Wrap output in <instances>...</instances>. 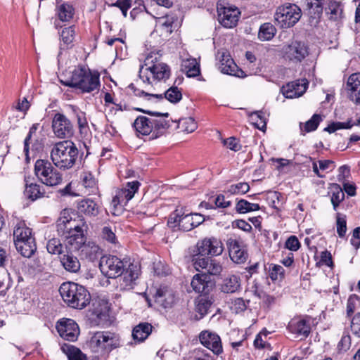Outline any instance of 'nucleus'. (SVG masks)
I'll list each match as a JSON object with an SVG mask.
<instances>
[{
    "label": "nucleus",
    "mask_w": 360,
    "mask_h": 360,
    "mask_svg": "<svg viewBox=\"0 0 360 360\" xmlns=\"http://www.w3.org/2000/svg\"><path fill=\"white\" fill-rule=\"evenodd\" d=\"M136 110L150 115V117L140 115L134 122L136 131L142 135L151 134L155 139L162 136L170 127V120H167L169 113H160L155 111L136 108Z\"/></svg>",
    "instance_id": "1"
},
{
    "label": "nucleus",
    "mask_w": 360,
    "mask_h": 360,
    "mask_svg": "<svg viewBox=\"0 0 360 360\" xmlns=\"http://www.w3.org/2000/svg\"><path fill=\"white\" fill-rule=\"evenodd\" d=\"M78 149L71 141H61L53 145L50 158L53 164L60 169L72 168L77 159Z\"/></svg>",
    "instance_id": "2"
},
{
    "label": "nucleus",
    "mask_w": 360,
    "mask_h": 360,
    "mask_svg": "<svg viewBox=\"0 0 360 360\" xmlns=\"http://www.w3.org/2000/svg\"><path fill=\"white\" fill-rule=\"evenodd\" d=\"M158 58V54L154 53L146 58L144 65L139 70V77L144 83L152 84L153 81L166 80L169 77V67Z\"/></svg>",
    "instance_id": "3"
},
{
    "label": "nucleus",
    "mask_w": 360,
    "mask_h": 360,
    "mask_svg": "<svg viewBox=\"0 0 360 360\" xmlns=\"http://www.w3.org/2000/svg\"><path fill=\"white\" fill-rule=\"evenodd\" d=\"M59 292L63 301L71 308L82 309L90 303L89 292L83 285L76 283H63Z\"/></svg>",
    "instance_id": "4"
},
{
    "label": "nucleus",
    "mask_w": 360,
    "mask_h": 360,
    "mask_svg": "<svg viewBox=\"0 0 360 360\" xmlns=\"http://www.w3.org/2000/svg\"><path fill=\"white\" fill-rule=\"evenodd\" d=\"M87 345L94 353L101 355L108 354L121 346V338L115 332L97 331L91 335Z\"/></svg>",
    "instance_id": "5"
},
{
    "label": "nucleus",
    "mask_w": 360,
    "mask_h": 360,
    "mask_svg": "<svg viewBox=\"0 0 360 360\" xmlns=\"http://www.w3.org/2000/svg\"><path fill=\"white\" fill-rule=\"evenodd\" d=\"M34 174L43 184L55 186L62 182V174L47 160L39 159L34 164Z\"/></svg>",
    "instance_id": "6"
},
{
    "label": "nucleus",
    "mask_w": 360,
    "mask_h": 360,
    "mask_svg": "<svg viewBox=\"0 0 360 360\" xmlns=\"http://www.w3.org/2000/svg\"><path fill=\"white\" fill-rule=\"evenodd\" d=\"M302 11L295 4H285L277 8L274 20L277 25L281 28L294 26L300 19Z\"/></svg>",
    "instance_id": "7"
},
{
    "label": "nucleus",
    "mask_w": 360,
    "mask_h": 360,
    "mask_svg": "<svg viewBox=\"0 0 360 360\" xmlns=\"http://www.w3.org/2000/svg\"><path fill=\"white\" fill-rule=\"evenodd\" d=\"M99 267L103 274L108 278H117L124 271L123 260L116 256L105 255L101 258Z\"/></svg>",
    "instance_id": "8"
},
{
    "label": "nucleus",
    "mask_w": 360,
    "mask_h": 360,
    "mask_svg": "<svg viewBox=\"0 0 360 360\" xmlns=\"http://www.w3.org/2000/svg\"><path fill=\"white\" fill-rule=\"evenodd\" d=\"M140 186V183L137 181L128 182L125 187L118 190L115 195L113 197L111 205L114 210H116L117 207L120 206L122 208L127 203L132 199L134 194L137 192Z\"/></svg>",
    "instance_id": "9"
},
{
    "label": "nucleus",
    "mask_w": 360,
    "mask_h": 360,
    "mask_svg": "<svg viewBox=\"0 0 360 360\" xmlns=\"http://www.w3.org/2000/svg\"><path fill=\"white\" fill-rule=\"evenodd\" d=\"M53 134L58 139L71 137L74 134L73 125L70 120L63 114H55L52 120Z\"/></svg>",
    "instance_id": "10"
},
{
    "label": "nucleus",
    "mask_w": 360,
    "mask_h": 360,
    "mask_svg": "<svg viewBox=\"0 0 360 360\" xmlns=\"http://www.w3.org/2000/svg\"><path fill=\"white\" fill-rule=\"evenodd\" d=\"M60 336L65 340L75 342L79 335V328L77 323L70 319H62L56 326Z\"/></svg>",
    "instance_id": "11"
},
{
    "label": "nucleus",
    "mask_w": 360,
    "mask_h": 360,
    "mask_svg": "<svg viewBox=\"0 0 360 360\" xmlns=\"http://www.w3.org/2000/svg\"><path fill=\"white\" fill-rule=\"evenodd\" d=\"M196 247L200 256H217L224 250L221 240L214 237L205 238L198 241Z\"/></svg>",
    "instance_id": "12"
},
{
    "label": "nucleus",
    "mask_w": 360,
    "mask_h": 360,
    "mask_svg": "<svg viewBox=\"0 0 360 360\" xmlns=\"http://www.w3.org/2000/svg\"><path fill=\"white\" fill-rule=\"evenodd\" d=\"M139 267L136 264H129L128 268L117 277V288L120 290L132 289L134 281L139 277Z\"/></svg>",
    "instance_id": "13"
},
{
    "label": "nucleus",
    "mask_w": 360,
    "mask_h": 360,
    "mask_svg": "<svg viewBox=\"0 0 360 360\" xmlns=\"http://www.w3.org/2000/svg\"><path fill=\"white\" fill-rule=\"evenodd\" d=\"M217 13L219 23L226 28L235 27L240 15L239 9L232 6H218Z\"/></svg>",
    "instance_id": "14"
},
{
    "label": "nucleus",
    "mask_w": 360,
    "mask_h": 360,
    "mask_svg": "<svg viewBox=\"0 0 360 360\" xmlns=\"http://www.w3.org/2000/svg\"><path fill=\"white\" fill-rule=\"evenodd\" d=\"M311 318L295 317L292 319L288 324V330L297 335V337L307 338L311 333L310 326Z\"/></svg>",
    "instance_id": "15"
},
{
    "label": "nucleus",
    "mask_w": 360,
    "mask_h": 360,
    "mask_svg": "<svg viewBox=\"0 0 360 360\" xmlns=\"http://www.w3.org/2000/svg\"><path fill=\"white\" fill-rule=\"evenodd\" d=\"M227 246L231 259L236 264L245 262L248 255L243 243L238 240L229 238L227 240Z\"/></svg>",
    "instance_id": "16"
},
{
    "label": "nucleus",
    "mask_w": 360,
    "mask_h": 360,
    "mask_svg": "<svg viewBox=\"0 0 360 360\" xmlns=\"http://www.w3.org/2000/svg\"><path fill=\"white\" fill-rule=\"evenodd\" d=\"M285 53L289 60L300 62L308 56L309 51L304 42L295 41L285 48Z\"/></svg>",
    "instance_id": "17"
},
{
    "label": "nucleus",
    "mask_w": 360,
    "mask_h": 360,
    "mask_svg": "<svg viewBox=\"0 0 360 360\" xmlns=\"http://www.w3.org/2000/svg\"><path fill=\"white\" fill-rule=\"evenodd\" d=\"M308 82L307 79H298L283 86L281 91L287 98H294L301 96L307 90Z\"/></svg>",
    "instance_id": "18"
},
{
    "label": "nucleus",
    "mask_w": 360,
    "mask_h": 360,
    "mask_svg": "<svg viewBox=\"0 0 360 360\" xmlns=\"http://www.w3.org/2000/svg\"><path fill=\"white\" fill-rule=\"evenodd\" d=\"M202 345L212 350L214 354H219L222 352V345L220 337L210 331H202L199 335Z\"/></svg>",
    "instance_id": "19"
},
{
    "label": "nucleus",
    "mask_w": 360,
    "mask_h": 360,
    "mask_svg": "<svg viewBox=\"0 0 360 360\" xmlns=\"http://www.w3.org/2000/svg\"><path fill=\"white\" fill-rule=\"evenodd\" d=\"M191 285L195 292L205 295L208 294L214 286L206 274L195 275Z\"/></svg>",
    "instance_id": "20"
},
{
    "label": "nucleus",
    "mask_w": 360,
    "mask_h": 360,
    "mask_svg": "<svg viewBox=\"0 0 360 360\" xmlns=\"http://www.w3.org/2000/svg\"><path fill=\"white\" fill-rule=\"evenodd\" d=\"M63 236L65 238V250L74 252L84 248V245H85V238L82 231H79V233H69Z\"/></svg>",
    "instance_id": "21"
},
{
    "label": "nucleus",
    "mask_w": 360,
    "mask_h": 360,
    "mask_svg": "<svg viewBox=\"0 0 360 360\" xmlns=\"http://www.w3.org/2000/svg\"><path fill=\"white\" fill-rule=\"evenodd\" d=\"M347 90L349 98L355 103L360 104V73H354L349 77Z\"/></svg>",
    "instance_id": "22"
},
{
    "label": "nucleus",
    "mask_w": 360,
    "mask_h": 360,
    "mask_svg": "<svg viewBox=\"0 0 360 360\" xmlns=\"http://www.w3.org/2000/svg\"><path fill=\"white\" fill-rule=\"evenodd\" d=\"M217 58L219 62V69L224 74L234 75L237 65L234 63L233 60L231 58V56L227 52H218Z\"/></svg>",
    "instance_id": "23"
},
{
    "label": "nucleus",
    "mask_w": 360,
    "mask_h": 360,
    "mask_svg": "<svg viewBox=\"0 0 360 360\" xmlns=\"http://www.w3.org/2000/svg\"><path fill=\"white\" fill-rule=\"evenodd\" d=\"M60 262L67 271L77 273L80 270V262L72 252L65 250V252L60 256Z\"/></svg>",
    "instance_id": "24"
},
{
    "label": "nucleus",
    "mask_w": 360,
    "mask_h": 360,
    "mask_svg": "<svg viewBox=\"0 0 360 360\" xmlns=\"http://www.w3.org/2000/svg\"><path fill=\"white\" fill-rule=\"evenodd\" d=\"M56 13L62 22H69L75 15V8L67 1H60L56 6Z\"/></svg>",
    "instance_id": "25"
},
{
    "label": "nucleus",
    "mask_w": 360,
    "mask_h": 360,
    "mask_svg": "<svg viewBox=\"0 0 360 360\" xmlns=\"http://www.w3.org/2000/svg\"><path fill=\"white\" fill-rule=\"evenodd\" d=\"M86 77L88 79L84 78L78 89L82 90V92L87 93L98 89L100 86L99 75L96 73H91L90 70L88 69Z\"/></svg>",
    "instance_id": "26"
},
{
    "label": "nucleus",
    "mask_w": 360,
    "mask_h": 360,
    "mask_svg": "<svg viewBox=\"0 0 360 360\" xmlns=\"http://www.w3.org/2000/svg\"><path fill=\"white\" fill-rule=\"evenodd\" d=\"M88 69L89 68H86L85 67H78L75 68L72 71L70 78L65 81H61V83L66 86L78 89L83 79H88L86 77Z\"/></svg>",
    "instance_id": "27"
},
{
    "label": "nucleus",
    "mask_w": 360,
    "mask_h": 360,
    "mask_svg": "<svg viewBox=\"0 0 360 360\" xmlns=\"http://www.w3.org/2000/svg\"><path fill=\"white\" fill-rule=\"evenodd\" d=\"M88 69L89 68H86L85 67H78L75 68L72 71L70 78L65 81H61V83L66 86L78 89L83 79H88L86 77Z\"/></svg>",
    "instance_id": "28"
},
{
    "label": "nucleus",
    "mask_w": 360,
    "mask_h": 360,
    "mask_svg": "<svg viewBox=\"0 0 360 360\" xmlns=\"http://www.w3.org/2000/svg\"><path fill=\"white\" fill-rule=\"evenodd\" d=\"M15 245L18 252L27 258L32 257L37 250L34 238H29L25 240H18L15 243Z\"/></svg>",
    "instance_id": "29"
},
{
    "label": "nucleus",
    "mask_w": 360,
    "mask_h": 360,
    "mask_svg": "<svg viewBox=\"0 0 360 360\" xmlns=\"http://www.w3.org/2000/svg\"><path fill=\"white\" fill-rule=\"evenodd\" d=\"M153 328V326L149 323H140L133 328V339L138 342H143L151 333Z\"/></svg>",
    "instance_id": "30"
},
{
    "label": "nucleus",
    "mask_w": 360,
    "mask_h": 360,
    "mask_svg": "<svg viewBox=\"0 0 360 360\" xmlns=\"http://www.w3.org/2000/svg\"><path fill=\"white\" fill-rule=\"evenodd\" d=\"M240 287V277L236 275H230L225 278L220 285V290L224 293H233Z\"/></svg>",
    "instance_id": "31"
},
{
    "label": "nucleus",
    "mask_w": 360,
    "mask_h": 360,
    "mask_svg": "<svg viewBox=\"0 0 360 360\" xmlns=\"http://www.w3.org/2000/svg\"><path fill=\"white\" fill-rule=\"evenodd\" d=\"M59 34L60 49H69L72 47L76 34L75 26L64 27Z\"/></svg>",
    "instance_id": "32"
},
{
    "label": "nucleus",
    "mask_w": 360,
    "mask_h": 360,
    "mask_svg": "<svg viewBox=\"0 0 360 360\" xmlns=\"http://www.w3.org/2000/svg\"><path fill=\"white\" fill-rule=\"evenodd\" d=\"M181 70L188 77H195L200 73V64L195 58L184 60L181 63Z\"/></svg>",
    "instance_id": "33"
},
{
    "label": "nucleus",
    "mask_w": 360,
    "mask_h": 360,
    "mask_svg": "<svg viewBox=\"0 0 360 360\" xmlns=\"http://www.w3.org/2000/svg\"><path fill=\"white\" fill-rule=\"evenodd\" d=\"M84 221L83 219L74 218L69 221L65 224L58 232L62 235L69 234V233H79V231H82L84 233L83 227L84 226Z\"/></svg>",
    "instance_id": "34"
},
{
    "label": "nucleus",
    "mask_w": 360,
    "mask_h": 360,
    "mask_svg": "<svg viewBox=\"0 0 360 360\" xmlns=\"http://www.w3.org/2000/svg\"><path fill=\"white\" fill-rule=\"evenodd\" d=\"M212 303V298L206 295L198 297L195 302V311L200 316L197 319H200L206 315Z\"/></svg>",
    "instance_id": "35"
},
{
    "label": "nucleus",
    "mask_w": 360,
    "mask_h": 360,
    "mask_svg": "<svg viewBox=\"0 0 360 360\" xmlns=\"http://www.w3.org/2000/svg\"><path fill=\"white\" fill-rule=\"evenodd\" d=\"M155 299L157 303L160 304L165 309L171 307L174 302V297L172 292L162 289L157 290Z\"/></svg>",
    "instance_id": "36"
},
{
    "label": "nucleus",
    "mask_w": 360,
    "mask_h": 360,
    "mask_svg": "<svg viewBox=\"0 0 360 360\" xmlns=\"http://www.w3.org/2000/svg\"><path fill=\"white\" fill-rule=\"evenodd\" d=\"M323 0H304L308 14L313 19H319L323 13Z\"/></svg>",
    "instance_id": "37"
},
{
    "label": "nucleus",
    "mask_w": 360,
    "mask_h": 360,
    "mask_svg": "<svg viewBox=\"0 0 360 360\" xmlns=\"http://www.w3.org/2000/svg\"><path fill=\"white\" fill-rule=\"evenodd\" d=\"M61 350L68 356V360H87L86 355L73 345L63 344Z\"/></svg>",
    "instance_id": "38"
},
{
    "label": "nucleus",
    "mask_w": 360,
    "mask_h": 360,
    "mask_svg": "<svg viewBox=\"0 0 360 360\" xmlns=\"http://www.w3.org/2000/svg\"><path fill=\"white\" fill-rule=\"evenodd\" d=\"M14 243L18 240H25L29 238H33L31 229L26 226L23 221L18 222L13 230Z\"/></svg>",
    "instance_id": "39"
},
{
    "label": "nucleus",
    "mask_w": 360,
    "mask_h": 360,
    "mask_svg": "<svg viewBox=\"0 0 360 360\" xmlns=\"http://www.w3.org/2000/svg\"><path fill=\"white\" fill-rule=\"evenodd\" d=\"M81 212L89 216H96L98 214V205L91 199H84L81 200L78 207Z\"/></svg>",
    "instance_id": "40"
},
{
    "label": "nucleus",
    "mask_w": 360,
    "mask_h": 360,
    "mask_svg": "<svg viewBox=\"0 0 360 360\" xmlns=\"http://www.w3.org/2000/svg\"><path fill=\"white\" fill-rule=\"evenodd\" d=\"M24 193L28 199L34 201L43 197L44 195V189L41 190V186L37 184H28L27 182Z\"/></svg>",
    "instance_id": "41"
},
{
    "label": "nucleus",
    "mask_w": 360,
    "mask_h": 360,
    "mask_svg": "<svg viewBox=\"0 0 360 360\" xmlns=\"http://www.w3.org/2000/svg\"><path fill=\"white\" fill-rule=\"evenodd\" d=\"M174 22V18L167 15L158 18L156 22V27L163 32L162 34L168 35L173 32Z\"/></svg>",
    "instance_id": "42"
},
{
    "label": "nucleus",
    "mask_w": 360,
    "mask_h": 360,
    "mask_svg": "<svg viewBox=\"0 0 360 360\" xmlns=\"http://www.w3.org/2000/svg\"><path fill=\"white\" fill-rule=\"evenodd\" d=\"M127 89L129 91H131L136 96L142 97L145 101H153L155 99L162 100L163 96L162 94H148L145 92L143 90L137 89L134 84H130Z\"/></svg>",
    "instance_id": "43"
},
{
    "label": "nucleus",
    "mask_w": 360,
    "mask_h": 360,
    "mask_svg": "<svg viewBox=\"0 0 360 360\" xmlns=\"http://www.w3.org/2000/svg\"><path fill=\"white\" fill-rule=\"evenodd\" d=\"M276 34V28L271 23H264L260 26L258 37L262 41L271 40Z\"/></svg>",
    "instance_id": "44"
},
{
    "label": "nucleus",
    "mask_w": 360,
    "mask_h": 360,
    "mask_svg": "<svg viewBox=\"0 0 360 360\" xmlns=\"http://www.w3.org/2000/svg\"><path fill=\"white\" fill-rule=\"evenodd\" d=\"M325 11L328 18L333 20H336L340 18L342 13L340 4L333 1L328 2Z\"/></svg>",
    "instance_id": "45"
},
{
    "label": "nucleus",
    "mask_w": 360,
    "mask_h": 360,
    "mask_svg": "<svg viewBox=\"0 0 360 360\" xmlns=\"http://www.w3.org/2000/svg\"><path fill=\"white\" fill-rule=\"evenodd\" d=\"M260 209L259 204L251 203L246 200L241 199L236 203V210L240 214L247 213L252 211H257Z\"/></svg>",
    "instance_id": "46"
},
{
    "label": "nucleus",
    "mask_w": 360,
    "mask_h": 360,
    "mask_svg": "<svg viewBox=\"0 0 360 360\" xmlns=\"http://www.w3.org/2000/svg\"><path fill=\"white\" fill-rule=\"evenodd\" d=\"M48 252L52 255L61 256L65 252V245H63L60 241L57 238L49 240L46 245Z\"/></svg>",
    "instance_id": "47"
},
{
    "label": "nucleus",
    "mask_w": 360,
    "mask_h": 360,
    "mask_svg": "<svg viewBox=\"0 0 360 360\" xmlns=\"http://www.w3.org/2000/svg\"><path fill=\"white\" fill-rule=\"evenodd\" d=\"M178 127L183 131L191 133L197 129V123L191 117H184L179 120Z\"/></svg>",
    "instance_id": "48"
},
{
    "label": "nucleus",
    "mask_w": 360,
    "mask_h": 360,
    "mask_svg": "<svg viewBox=\"0 0 360 360\" xmlns=\"http://www.w3.org/2000/svg\"><path fill=\"white\" fill-rule=\"evenodd\" d=\"M193 229H194V225L192 214H181V219H179V230L188 231Z\"/></svg>",
    "instance_id": "49"
},
{
    "label": "nucleus",
    "mask_w": 360,
    "mask_h": 360,
    "mask_svg": "<svg viewBox=\"0 0 360 360\" xmlns=\"http://www.w3.org/2000/svg\"><path fill=\"white\" fill-rule=\"evenodd\" d=\"M354 124V123L352 120H349L347 122H336L329 124L324 130L329 133H333L338 129H350Z\"/></svg>",
    "instance_id": "50"
},
{
    "label": "nucleus",
    "mask_w": 360,
    "mask_h": 360,
    "mask_svg": "<svg viewBox=\"0 0 360 360\" xmlns=\"http://www.w3.org/2000/svg\"><path fill=\"white\" fill-rule=\"evenodd\" d=\"M165 98L171 103H176L182 98V94L177 87L172 86L165 91Z\"/></svg>",
    "instance_id": "51"
},
{
    "label": "nucleus",
    "mask_w": 360,
    "mask_h": 360,
    "mask_svg": "<svg viewBox=\"0 0 360 360\" xmlns=\"http://www.w3.org/2000/svg\"><path fill=\"white\" fill-rule=\"evenodd\" d=\"M250 190V186L246 182H240L231 185L228 188V192L232 195H243Z\"/></svg>",
    "instance_id": "52"
},
{
    "label": "nucleus",
    "mask_w": 360,
    "mask_h": 360,
    "mask_svg": "<svg viewBox=\"0 0 360 360\" xmlns=\"http://www.w3.org/2000/svg\"><path fill=\"white\" fill-rule=\"evenodd\" d=\"M73 112L75 114L77 120V124L79 129L82 131L87 127V120L85 112L79 110L77 107L74 105L70 106Z\"/></svg>",
    "instance_id": "53"
},
{
    "label": "nucleus",
    "mask_w": 360,
    "mask_h": 360,
    "mask_svg": "<svg viewBox=\"0 0 360 360\" xmlns=\"http://www.w3.org/2000/svg\"><path fill=\"white\" fill-rule=\"evenodd\" d=\"M345 194L341 188L337 186L335 188V191H334L331 195V203L333 204V209L335 210H337L340 203L344 200Z\"/></svg>",
    "instance_id": "54"
},
{
    "label": "nucleus",
    "mask_w": 360,
    "mask_h": 360,
    "mask_svg": "<svg viewBox=\"0 0 360 360\" xmlns=\"http://www.w3.org/2000/svg\"><path fill=\"white\" fill-rule=\"evenodd\" d=\"M222 266L220 262H217L216 259H210L208 262V266L206 271L210 275H219L222 271Z\"/></svg>",
    "instance_id": "55"
},
{
    "label": "nucleus",
    "mask_w": 360,
    "mask_h": 360,
    "mask_svg": "<svg viewBox=\"0 0 360 360\" xmlns=\"http://www.w3.org/2000/svg\"><path fill=\"white\" fill-rule=\"evenodd\" d=\"M336 226L339 237L343 238L347 232V221L345 216L342 217L340 214H338Z\"/></svg>",
    "instance_id": "56"
},
{
    "label": "nucleus",
    "mask_w": 360,
    "mask_h": 360,
    "mask_svg": "<svg viewBox=\"0 0 360 360\" xmlns=\"http://www.w3.org/2000/svg\"><path fill=\"white\" fill-rule=\"evenodd\" d=\"M251 117L253 120H257L255 126L260 130L264 131L266 129V120L264 113L262 111H256L251 114Z\"/></svg>",
    "instance_id": "57"
},
{
    "label": "nucleus",
    "mask_w": 360,
    "mask_h": 360,
    "mask_svg": "<svg viewBox=\"0 0 360 360\" xmlns=\"http://www.w3.org/2000/svg\"><path fill=\"white\" fill-rule=\"evenodd\" d=\"M72 218L71 215V212L70 210L65 209L63 210L60 214V217L57 221V228L58 231H59L65 224L70 221Z\"/></svg>",
    "instance_id": "58"
},
{
    "label": "nucleus",
    "mask_w": 360,
    "mask_h": 360,
    "mask_svg": "<svg viewBox=\"0 0 360 360\" xmlns=\"http://www.w3.org/2000/svg\"><path fill=\"white\" fill-rule=\"evenodd\" d=\"M82 252H85L86 255L89 257L90 259H94L96 257L98 253L100 251V248L98 245H95L94 243H90L85 244L84 245L83 249L82 250Z\"/></svg>",
    "instance_id": "59"
},
{
    "label": "nucleus",
    "mask_w": 360,
    "mask_h": 360,
    "mask_svg": "<svg viewBox=\"0 0 360 360\" xmlns=\"http://www.w3.org/2000/svg\"><path fill=\"white\" fill-rule=\"evenodd\" d=\"M321 117L319 115H314L310 120L306 122L304 124V130L306 132H310L317 129Z\"/></svg>",
    "instance_id": "60"
},
{
    "label": "nucleus",
    "mask_w": 360,
    "mask_h": 360,
    "mask_svg": "<svg viewBox=\"0 0 360 360\" xmlns=\"http://www.w3.org/2000/svg\"><path fill=\"white\" fill-rule=\"evenodd\" d=\"M101 237L110 243L115 244L117 243L115 234L110 226H104L102 229Z\"/></svg>",
    "instance_id": "61"
},
{
    "label": "nucleus",
    "mask_w": 360,
    "mask_h": 360,
    "mask_svg": "<svg viewBox=\"0 0 360 360\" xmlns=\"http://www.w3.org/2000/svg\"><path fill=\"white\" fill-rule=\"evenodd\" d=\"M210 259V258H201L200 257H194L193 259V266L198 271L200 270H205L206 271Z\"/></svg>",
    "instance_id": "62"
},
{
    "label": "nucleus",
    "mask_w": 360,
    "mask_h": 360,
    "mask_svg": "<svg viewBox=\"0 0 360 360\" xmlns=\"http://www.w3.org/2000/svg\"><path fill=\"white\" fill-rule=\"evenodd\" d=\"M284 269L280 265H274L269 271V276L273 281L283 278L284 276Z\"/></svg>",
    "instance_id": "63"
},
{
    "label": "nucleus",
    "mask_w": 360,
    "mask_h": 360,
    "mask_svg": "<svg viewBox=\"0 0 360 360\" xmlns=\"http://www.w3.org/2000/svg\"><path fill=\"white\" fill-rule=\"evenodd\" d=\"M351 330L355 335L360 336V312L353 316L351 321Z\"/></svg>",
    "instance_id": "64"
}]
</instances>
